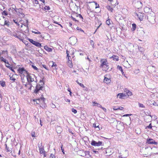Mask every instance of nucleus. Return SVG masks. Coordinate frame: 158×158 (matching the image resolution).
Segmentation results:
<instances>
[{
    "mask_svg": "<svg viewBox=\"0 0 158 158\" xmlns=\"http://www.w3.org/2000/svg\"><path fill=\"white\" fill-rule=\"evenodd\" d=\"M26 79L27 80V83H26L24 84L25 86L28 88V89L31 90L32 86L31 83L34 82L37 83V80L36 77L35 75L27 73L26 75Z\"/></svg>",
    "mask_w": 158,
    "mask_h": 158,
    "instance_id": "f257e3e1",
    "label": "nucleus"
},
{
    "mask_svg": "<svg viewBox=\"0 0 158 158\" xmlns=\"http://www.w3.org/2000/svg\"><path fill=\"white\" fill-rule=\"evenodd\" d=\"M100 67L102 69V70L106 71L109 68L108 63L106 59H101L100 60Z\"/></svg>",
    "mask_w": 158,
    "mask_h": 158,
    "instance_id": "f03ea898",
    "label": "nucleus"
},
{
    "mask_svg": "<svg viewBox=\"0 0 158 158\" xmlns=\"http://www.w3.org/2000/svg\"><path fill=\"white\" fill-rule=\"evenodd\" d=\"M44 78H42L40 80V84H38L36 83V86L35 90L34 92L36 94H38L39 91L40 90H43L44 88V83L43 82Z\"/></svg>",
    "mask_w": 158,
    "mask_h": 158,
    "instance_id": "7ed1b4c3",
    "label": "nucleus"
},
{
    "mask_svg": "<svg viewBox=\"0 0 158 158\" xmlns=\"http://www.w3.org/2000/svg\"><path fill=\"white\" fill-rule=\"evenodd\" d=\"M145 18L148 20L150 23L152 24H154L155 22L156 18L153 12L147 14V15L145 16Z\"/></svg>",
    "mask_w": 158,
    "mask_h": 158,
    "instance_id": "20e7f679",
    "label": "nucleus"
},
{
    "mask_svg": "<svg viewBox=\"0 0 158 158\" xmlns=\"http://www.w3.org/2000/svg\"><path fill=\"white\" fill-rule=\"evenodd\" d=\"M26 39L28 40L30 43L37 47L41 46V44L38 42L34 41L33 40L27 37L26 38Z\"/></svg>",
    "mask_w": 158,
    "mask_h": 158,
    "instance_id": "39448f33",
    "label": "nucleus"
},
{
    "mask_svg": "<svg viewBox=\"0 0 158 158\" xmlns=\"http://www.w3.org/2000/svg\"><path fill=\"white\" fill-rule=\"evenodd\" d=\"M32 2L34 6L36 9L38 10L39 8H41V5L39 3L37 0H32Z\"/></svg>",
    "mask_w": 158,
    "mask_h": 158,
    "instance_id": "423d86ee",
    "label": "nucleus"
},
{
    "mask_svg": "<svg viewBox=\"0 0 158 158\" xmlns=\"http://www.w3.org/2000/svg\"><path fill=\"white\" fill-rule=\"evenodd\" d=\"M18 72L21 74L23 75L25 73L27 74V72L25 69L24 68H19L18 69Z\"/></svg>",
    "mask_w": 158,
    "mask_h": 158,
    "instance_id": "0eeeda50",
    "label": "nucleus"
},
{
    "mask_svg": "<svg viewBox=\"0 0 158 158\" xmlns=\"http://www.w3.org/2000/svg\"><path fill=\"white\" fill-rule=\"evenodd\" d=\"M102 142L101 141L97 142L94 140H93L91 142V144L92 146H99L101 145H102Z\"/></svg>",
    "mask_w": 158,
    "mask_h": 158,
    "instance_id": "6e6552de",
    "label": "nucleus"
},
{
    "mask_svg": "<svg viewBox=\"0 0 158 158\" xmlns=\"http://www.w3.org/2000/svg\"><path fill=\"white\" fill-rule=\"evenodd\" d=\"M135 14L137 16V18L140 20V21H142L143 19V17L144 16V14L140 12L136 13Z\"/></svg>",
    "mask_w": 158,
    "mask_h": 158,
    "instance_id": "1a4fd4ad",
    "label": "nucleus"
},
{
    "mask_svg": "<svg viewBox=\"0 0 158 158\" xmlns=\"http://www.w3.org/2000/svg\"><path fill=\"white\" fill-rule=\"evenodd\" d=\"M108 1L110 2V4L113 7H114L118 4L117 0H108Z\"/></svg>",
    "mask_w": 158,
    "mask_h": 158,
    "instance_id": "9d476101",
    "label": "nucleus"
},
{
    "mask_svg": "<svg viewBox=\"0 0 158 158\" xmlns=\"http://www.w3.org/2000/svg\"><path fill=\"white\" fill-rule=\"evenodd\" d=\"M147 143L148 144H154L155 145H157V142L155 141L153 139H147Z\"/></svg>",
    "mask_w": 158,
    "mask_h": 158,
    "instance_id": "9b49d317",
    "label": "nucleus"
},
{
    "mask_svg": "<svg viewBox=\"0 0 158 158\" xmlns=\"http://www.w3.org/2000/svg\"><path fill=\"white\" fill-rule=\"evenodd\" d=\"M38 148L39 149L40 153V154H43L45 152L44 147L42 146V143H41V145H39Z\"/></svg>",
    "mask_w": 158,
    "mask_h": 158,
    "instance_id": "f8f14e48",
    "label": "nucleus"
},
{
    "mask_svg": "<svg viewBox=\"0 0 158 158\" xmlns=\"http://www.w3.org/2000/svg\"><path fill=\"white\" fill-rule=\"evenodd\" d=\"M17 10H19V11H18L19 13L18 15L21 18H23L24 16V14L22 12H21L20 10H21V9H18L16 8V9H15V11L17 12Z\"/></svg>",
    "mask_w": 158,
    "mask_h": 158,
    "instance_id": "ddd939ff",
    "label": "nucleus"
},
{
    "mask_svg": "<svg viewBox=\"0 0 158 158\" xmlns=\"http://www.w3.org/2000/svg\"><path fill=\"white\" fill-rule=\"evenodd\" d=\"M144 11L146 13H152V9L150 8L147 7H145L144 9Z\"/></svg>",
    "mask_w": 158,
    "mask_h": 158,
    "instance_id": "4468645a",
    "label": "nucleus"
},
{
    "mask_svg": "<svg viewBox=\"0 0 158 158\" xmlns=\"http://www.w3.org/2000/svg\"><path fill=\"white\" fill-rule=\"evenodd\" d=\"M81 156L85 157L86 156L88 157H90L91 155L89 154V151H85L84 152V155H81Z\"/></svg>",
    "mask_w": 158,
    "mask_h": 158,
    "instance_id": "2eb2a0df",
    "label": "nucleus"
},
{
    "mask_svg": "<svg viewBox=\"0 0 158 158\" xmlns=\"http://www.w3.org/2000/svg\"><path fill=\"white\" fill-rule=\"evenodd\" d=\"M0 59L1 61L4 62L5 63L8 65H10V64L7 60H6V59L3 58L2 56H0Z\"/></svg>",
    "mask_w": 158,
    "mask_h": 158,
    "instance_id": "dca6fc26",
    "label": "nucleus"
},
{
    "mask_svg": "<svg viewBox=\"0 0 158 158\" xmlns=\"http://www.w3.org/2000/svg\"><path fill=\"white\" fill-rule=\"evenodd\" d=\"M117 96L120 98L121 99L124 98L126 96L125 94L123 93H119L118 94Z\"/></svg>",
    "mask_w": 158,
    "mask_h": 158,
    "instance_id": "f3484780",
    "label": "nucleus"
},
{
    "mask_svg": "<svg viewBox=\"0 0 158 158\" xmlns=\"http://www.w3.org/2000/svg\"><path fill=\"white\" fill-rule=\"evenodd\" d=\"M111 81L110 79L107 78L106 77H105L104 79V82L107 84L109 83Z\"/></svg>",
    "mask_w": 158,
    "mask_h": 158,
    "instance_id": "a211bd4d",
    "label": "nucleus"
},
{
    "mask_svg": "<svg viewBox=\"0 0 158 158\" xmlns=\"http://www.w3.org/2000/svg\"><path fill=\"white\" fill-rule=\"evenodd\" d=\"M44 49L48 52H51L52 51V49L51 48H49L47 46H45L44 47Z\"/></svg>",
    "mask_w": 158,
    "mask_h": 158,
    "instance_id": "6ab92c4d",
    "label": "nucleus"
},
{
    "mask_svg": "<svg viewBox=\"0 0 158 158\" xmlns=\"http://www.w3.org/2000/svg\"><path fill=\"white\" fill-rule=\"evenodd\" d=\"M69 52L67 50L66 51V53L67 54V57H68V61H71V57L69 55Z\"/></svg>",
    "mask_w": 158,
    "mask_h": 158,
    "instance_id": "aec40b11",
    "label": "nucleus"
},
{
    "mask_svg": "<svg viewBox=\"0 0 158 158\" xmlns=\"http://www.w3.org/2000/svg\"><path fill=\"white\" fill-rule=\"evenodd\" d=\"M117 69L121 71L122 74L123 75L124 74V72L123 71L122 67L121 66L118 65L117 67Z\"/></svg>",
    "mask_w": 158,
    "mask_h": 158,
    "instance_id": "412c9836",
    "label": "nucleus"
},
{
    "mask_svg": "<svg viewBox=\"0 0 158 158\" xmlns=\"http://www.w3.org/2000/svg\"><path fill=\"white\" fill-rule=\"evenodd\" d=\"M110 58H112L114 60H115L116 61H118L119 60L118 57L116 55H113Z\"/></svg>",
    "mask_w": 158,
    "mask_h": 158,
    "instance_id": "4be33fe9",
    "label": "nucleus"
},
{
    "mask_svg": "<svg viewBox=\"0 0 158 158\" xmlns=\"http://www.w3.org/2000/svg\"><path fill=\"white\" fill-rule=\"evenodd\" d=\"M113 7H111L110 6L108 5L106 6V8L109 11L111 12H112L113 11Z\"/></svg>",
    "mask_w": 158,
    "mask_h": 158,
    "instance_id": "5701e85b",
    "label": "nucleus"
},
{
    "mask_svg": "<svg viewBox=\"0 0 158 158\" xmlns=\"http://www.w3.org/2000/svg\"><path fill=\"white\" fill-rule=\"evenodd\" d=\"M1 25L3 26L5 25H6L8 27H9L10 25V22L9 21H7L5 19L4 24Z\"/></svg>",
    "mask_w": 158,
    "mask_h": 158,
    "instance_id": "b1692460",
    "label": "nucleus"
},
{
    "mask_svg": "<svg viewBox=\"0 0 158 158\" xmlns=\"http://www.w3.org/2000/svg\"><path fill=\"white\" fill-rule=\"evenodd\" d=\"M26 24H24V25L26 27H27V29H28V20H26ZM22 24V25L21 26V27H23V24Z\"/></svg>",
    "mask_w": 158,
    "mask_h": 158,
    "instance_id": "393cba45",
    "label": "nucleus"
},
{
    "mask_svg": "<svg viewBox=\"0 0 158 158\" xmlns=\"http://www.w3.org/2000/svg\"><path fill=\"white\" fill-rule=\"evenodd\" d=\"M32 33H34L35 34H40L41 33L38 31V30H33L32 31Z\"/></svg>",
    "mask_w": 158,
    "mask_h": 158,
    "instance_id": "a878e982",
    "label": "nucleus"
},
{
    "mask_svg": "<svg viewBox=\"0 0 158 158\" xmlns=\"http://www.w3.org/2000/svg\"><path fill=\"white\" fill-rule=\"evenodd\" d=\"M67 64L68 66L70 68H72L73 66L71 61H68Z\"/></svg>",
    "mask_w": 158,
    "mask_h": 158,
    "instance_id": "bb28decb",
    "label": "nucleus"
},
{
    "mask_svg": "<svg viewBox=\"0 0 158 158\" xmlns=\"http://www.w3.org/2000/svg\"><path fill=\"white\" fill-rule=\"evenodd\" d=\"M0 84L3 87L5 86V82L3 81H0Z\"/></svg>",
    "mask_w": 158,
    "mask_h": 158,
    "instance_id": "cd10ccee",
    "label": "nucleus"
},
{
    "mask_svg": "<svg viewBox=\"0 0 158 158\" xmlns=\"http://www.w3.org/2000/svg\"><path fill=\"white\" fill-rule=\"evenodd\" d=\"M24 78H25L24 77H22L21 78L22 81L23 83V85H24V84H25L26 83H27V82H25V79H24Z\"/></svg>",
    "mask_w": 158,
    "mask_h": 158,
    "instance_id": "c85d7f7f",
    "label": "nucleus"
},
{
    "mask_svg": "<svg viewBox=\"0 0 158 158\" xmlns=\"http://www.w3.org/2000/svg\"><path fill=\"white\" fill-rule=\"evenodd\" d=\"M138 49L140 52L142 53H143V52L144 51V48L141 47H138Z\"/></svg>",
    "mask_w": 158,
    "mask_h": 158,
    "instance_id": "c756f323",
    "label": "nucleus"
},
{
    "mask_svg": "<svg viewBox=\"0 0 158 158\" xmlns=\"http://www.w3.org/2000/svg\"><path fill=\"white\" fill-rule=\"evenodd\" d=\"M58 129L59 130V131H57V132L58 133H60V132L62 130V128L61 127H57L56 128V130H57Z\"/></svg>",
    "mask_w": 158,
    "mask_h": 158,
    "instance_id": "7c9ffc66",
    "label": "nucleus"
},
{
    "mask_svg": "<svg viewBox=\"0 0 158 158\" xmlns=\"http://www.w3.org/2000/svg\"><path fill=\"white\" fill-rule=\"evenodd\" d=\"M6 67L7 68H9V69H10L14 73H15V71L13 69L12 67H10V66H6Z\"/></svg>",
    "mask_w": 158,
    "mask_h": 158,
    "instance_id": "2f4dec72",
    "label": "nucleus"
},
{
    "mask_svg": "<svg viewBox=\"0 0 158 158\" xmlns=\"http://www.w3.org/2000/svg\"><path fill=\"white\" fill-rule=\"evenodd\" d=\"M136 25L135 23H133L132 24V29L133 31H135L136 29Z\"/></svg>",
    "mask_w": 158,
    "mask_h": 158,
    "instance_id": "473e14b6",
    "label": "nucleus"
},
{
    "mask_svg": "<svg viewBox=\"0 0 158 158\" xmlns=\"http://www.w3.org/2000/svg\"><path fill=\"white\" fill-rule=\"evenodd\" d=\"M42 9L45 10H49L50 8L48 6H46L44 8L43 7Z\"/></svg>",
    "mask_w": 158,
    "mask_h": 158,
    "instance_id": "72a5a7b5",
    "label": "nucleus"
},
{
    "mask_svg": "<svg viewBox=\"0 0 158 158\" xmlns=\"http://www.w3.org/2000/svg\"><path fill=\"white\" fill-rule=\"evenodd\" d=\"M2 15H5V16H6L8 15L7 12L6 10H4V11H3L2 12Z\"/></svg>",
    "mask_w": 158,
    "mask_h": 158,
    "instance_id": "f704fd0d",
    "label": "nucleus"
},
{
    "mask_svg": "<svg viewBox=\"0 0 158 158\" xmlns=\"http://www.w3.org/2000/svg\"><path fill=\"white\" fill-rule=\"evenodd\" d=\"M110 19H109L106 21V23L107 25H109L110 24Z\"/></svg>",
    "mask_w": 158,
    "mask_h": 158,
    "instance_id": "c9c22d12",
    "label": "nucleus"
},
{
    "mask_svg": "<svg viewBox=\"0 0 158 158\" xmlns=\"http://www.w3.org/2000/svg\"><path fill=\"white\" fill-rule=\"evenodd\" d=\"M138 106H139V107H142V108H145V107L144 105L143 104L139 103H138Z\"/></svg>",
    "mask_w": 158,
    "mask_h": 158,
    "instance_id": "e433bc0d",
    "label": "nucleus"
},
{
    "mask_svg": "<svg viewBox=\"0 0 158 158\" xmlns=\"http://www.w3.org/2000/svg\"><path fill=\"white\" fill-rule=\"evenodd\" d=\"M6 152H8L11 151L12 150V148H9L8 147L7 148H6Z\"/></svg>",
    "mask_w": 158,
    "mask_h": 158,
    "instance_id": "4c0bfd02",
    "label": "nucleus"
},
{
    "mask_svg": "<svg viewBox=\"0 0 158 158\" xmlns=\"http://www.w3.org/2000/svg\"><path fill=\"white\" fill-rule=\"evenodd\" d=\"M14 36L15 37H17L18 38H19V39L21 40L23 42V40L22 39H20V36L19 35H17L16 34H14Z\"/></svg>",
    "mask_w": 158,
    "mask_h": 158,
    "instance_id": "58836bf2",
    "label": "nucleus"
},
{
    "mask_svg": "<svg viewBox=\"0 0 158 158\" xmlns=\"http://www.w3.org/2000/svg\"><path fill=\"white\" fill-rule=\"evenodd\" d=\"M127 94L128 96H131L132 95V94L131 91H129L128 92H127Z\"/></svg>",
    "mask_w": 158,
    "mask_h": 158,
    "instance_id": "ea45409f",
    "label": "nucleus"
},
{
    "mask_svg": "<svg viewBox=\"0 0 158 158\" xmlns=\"http://www.w3.org/2000/svg\"><path fill=\"white\" fill-rule=\"evenodd\" d=\"M40 99H37L35 100V102L36 104H39L40 102Z\"/></svg>",
    "mask_w": 158,
    "mask_h": 158,
    "instance_id": "a19ab883",
    "label": "nucleus"
},
{
    "mask_svg": "<svg viewBox=\"0 0 158 158\" xmlns=\"http://www.w3.org/2000/svg\"><path fill=\"white\" fill-rule=\"evenodd\" d=\"M76 16L77 17H79L81 19H83V18L81 14H77L76 15Z\"/></svg>",
    "mask_w": 158,
    "mask_h": 158,
    "instance_id": "79ce46f5",
    "label": "nucleus"
},
{
    "mask_svg": "<svg viewBox=\"0 0 158 158\" xmlns=\"http://www.w3.org/2000/svg\"><path fill=\"white\" fill-rule=\"evenodd\" d=\"M72 111L75 114H76L77 112V110L74 108H72Z\"/></svg>",
    "mask_w": 158,
    "mask_h": 158,
    "instance_id": "37998d69",
    "label": "nucleus"
},
{
    "mask_svg": "<svg viewBox=\"0 0 158 158\" xmlns=\"http://www.w3.org/2000/svg\"><path fill=\"white\" fill-rule=\"evenodd\" d=\"M145 114L146 115H148L152 118V116L151 114V112L149 111H148V112H146V113H145Z\"/></svg>",
    "mask_w": 158,
    "mask_h": 158,
    "instance_id": "c03bdc74",
    "label": "nucleus"
},
{
    "mask_svg": "<svg viewBox=\"0 0 158 158\" xmlns=\"http://www.w3.org/2000/svg\"><path fill=\"white\" fill-rule=\"evenodd\" d=\"M94 3H95V4L96 5V7H95L96 8H98L99 7V5L96 2H94Z\"/></svg>",
    "mask_w": 158,
    "mask_h": 158,
    "instance_id": "a18cd8bd",
    "label": "nucleus"
},
{
    "mask_svg": "<svg viewBox=\"0 0 158 158\" xmlns=\"http://www.w3.org/2000/svg\"><path fill=\"white\" fill-rule=\"evenodd\" d=\"M51 107L52 108H56L55 105V104H54L53 103H52V104H51Z\"/></svg>",
    "mask_w": 158,
    "mask_h": 158,
    "instance_id": "49530a36",
    "label": "nucleus"
},
{
    "mask_svg": "<svg viewBox=\"0 0 158 158\" xmlns=\"http://www.w3.org/2000/svg\"><path fill=\"white\" fill-rule=\"evenodd\" d=\"M32 67L33 68V69H34L35 70H38V69L35 66L32 65Z\"/></svg>",
    "mask_w": 158,
    "mask_h": 158,
    "instance_id": "de8ad7c7",
    "label": "nucleus"
},
{
    "mask_svg": "<svg viewBox=\"0 0 158 158\" xmlns=\"http://www.w3.org/2000/svg\"><path fill=\"white\" fill-rule=\"evenodd\" d=\"M124 92L126 93V94H127V92H128L129 90L127 88H125L124 89Z\"/></svg>",
    "mask_w": 158,
    "mask_h": 158,
    "instance_id": "09e8293b",
    "label": "nucleus"
},
{
    "mask_svg": "<svg viewBox=\"0 0 158 158\" xmlns=\"http://www.w3.org/2000/svg\"><path fill=\"white\" fill-rule=\"evenodd\" d=\"M10 79L12 81H15L16 80V79L14 77H10Z\"/></svg>",
    "mask_w": 158,
    "mask_h": 158,
    "instance_id": "8fccbe9b",
    "label": "nucleus"
},
{
    "mask_svg": "<svg viewBox=\"0 0 158 158\" xmlns=\"http://www.w3.org/2000/svg\"><path fill=\"white\" fill-rule=\"evenodd\" d=\"M140 70L139 69H136L135 70V73L136 74L138 73L139 72Z\"/></svg>",
    "mask_w": 158,
    "mask_h": 158,
    "instance_id": "3c124183",
    "label": "nucleus"
},
{
    "mask_svg": "<svg viewBox=\"0 0 158 158\" xmlns=\"http://www.w3.org/2000/svg\"><path fill=\"white\" fill-rule=\"evenodd\" d=\"M50 158H56L55 156L53 154H51L50 156Z\"/></svg>",
    "mask_w": 158,
    "mask_h": 158,
    "instance_id": "603ef678",
    "label": "nucleus"
},
{
    "mask_svg": "<svg viewBox=\"0 0 158 158\" xmlns=\"http://www.w3.org/2000/svg\"><path fill=\"white\" fill-rule=\"evenodd\" d=\"M151 104H152L153 105L155 106H157L158 105L154 101H153V102Z\"/></svg>",
    "mask_w": 158,
    "mask_h": 158,
    "instance_id": "864d4df0",
    "label": "nucleus"
},
{
    "mask_svg": "<svg viewBox=\"0 0 158 158\" xmlns=\"http://www.w3.org/2000/svg\"><path fill=\"white\" fill-rule=\"evenodd\" d=\"M79 85L82 88H84L85 87V86H84V85L83 84H81V83H80Z\"/></svg>",
    "mask_w": 158,
    "mask_h": 158,
    "instance_id": "5fc2aeb1",
    "label": "nucleus"
},
{
    "mask_svg": "<svg viewBox=\"0 0 158 158\" xmlns=\"http://www.w3.org/2000/svg\"><path fill=\"white\" fill-rule=\"evenodd\" d=\"M152 124L151 123H150L149 125L147 126V127L148 128H149V129H151L152 128Z\"/></svg>",
    "mask_w": 158,
    "mask_h": 158,
    "instance_id": "6e6d98bb",
    "label": "nucleus"
},
{
    "mask_svg": "<svg viewBox=\"0 0 158 158\" xmlns=\"http://www.w3.org/2000/svg\"><path fill=\"white\" fill-rule=\"evenodd\" d=\"M113 109L114 110H118V107H116V106H114L113 107Z\"/></svg>",
    "mask_w": 158,
    "mask_h": 158,
    "instance_id": "4d7b16f0",
    "label": "nucleus"
},
{
    "mask_svg": "<svg viewBox=\"0 0 158 158\" xmlns=\"http://www.w3.org/2000/svg\"><path fill=\"white\" fill-rule=\"evenodd\" d=\"M62 147H63V145H62V144H61V150L63 153L64 154V149Z\"/></svg>",
    "mask_w": 158,
    "mask_h": 158,
    "instance_id": "13d9d810",
    "label": "nucleus"
},
{
    "mask_svg": "<svg viewBox=\"0 0 158 158\" xmlns=\"http://www.w3.org/2000/svg\"><path fill=\"white\" fill-rule=\"evenodd\" d=\"M90 44H91V45L92 46H94V42L93 40H90Z\"/></svg>",
    "mask_w": 158,
    "mask_h": 158,
    "instance_id": "bf43d9fd",
    "label": "nucleus"
},
{
    "mask_svg": "<svg viewBox=\"0 0 158 158\" xmlns=\"http://www.w3.org/2000/svg\"><path fill=\"white\" fill-rule=\"evenodd\" d=\"M96 104H97V106L98 107H100L101 108L102 107V106L101 105H100V104H98L97 103H96Z\"/></svg>",
    "mask_w": 158,
    "mask_h": 158,
    "instance_id": "052dcab7",
    "label": "nucleus"
},
{
    "mask_svg": "<svg viewBox=\"0 0 158 158\" xmlns=\"http://www.w3.org/2000/svg\"><path fill=\"white\" fill-rule=\"evenodd\" d=\"M71 18L73 21L78 22V21L77 20H76L75 18L73 17L72 16H71Z\"/></svg>",
    "mask_w": 158,
    "mask_h": 158,
    "instance_id": "680f3d73",
    "label": "nucleus"
},
{
    "mask_svg": "<svg viewBox=\"0 0 158 158\" xmlns=\"http://www.w3.org/2000/svg\"><path fill=\"white\" fill-rule=\"evenodd\" d=\"M131 115V114H125L123 115V117H127V116H129Z\"/></svg>",
    "mask_w": 158,
    "mask_h": 158,
    "instance_id": "e2e57ef3",
    "label": "nucleus"
},
{
    "mask_svg": "<svg viewBox=\"0 0 158 158\" xmlns=\"http://www.w3.org/2000/svg\"><path fill=\"white\" fill-rule=\"evenodd\" d=\"M42 66L45 69H46V70H48V69L47 68V67H46V65H44V64H43L42 65Z\"/></svg>",
    "mask_w": 158,
    "mask_h": 158,
    "instance_id": "0e129e2a",
    "label": "nucleus"
},
{
    "mask_svg": "<svg viewBox=\"0 0 158 158\" xmlns=\"http://www.w3.org/2000/svg\"><path fill=\"white\" fill-rule=\"evenodd\" d=\"M93 126L95 128H96V127H98V126H99L98 125V126H96V124H93Z\"/></svg>",
    "mask_w": 158,
    "mask_h": 158,
    "instance_id": "69168bd1",
    "label": "nucleus"
},
{
    "mask_svg": "<svg viewBox=\"0 0 158 158\" xmlns=\"http://www.w3.org/2000/svg\"><path fill=\"white\" fill-rule=\"evenodd\" d=\"M56 66V63L54 62H52V66L53 67V66Z\"/></svg>",
    "mask_w": 158,
    "mask_h": 158,
    "instance_id": "338daca9",
    "label": "nucleus"
},
{
    "mask_svg": "<svg viewBox=\"0 0 158 158\" xmlns=\"http://www.w3.org/2000/svg\"><path fill=\"white\" fill-rule=\"evenodd\" d=\"M96 103H97L95 102H93L92 105L93 106H96Z\"/></svg>",
    "mask_w": 158,
    "mask_h": 158,
    "instance_id": "774afa93",
    "label": "nucleus"
}]
</instances>
